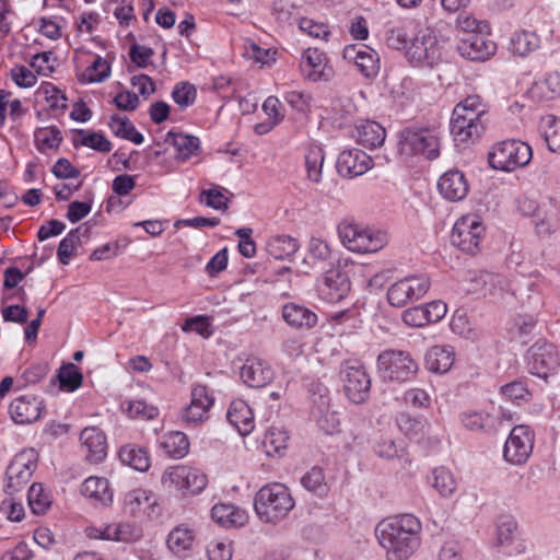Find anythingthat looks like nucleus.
Segmentation results:
<instances>
[{
    "mask_svg": "<svg viewBox=\"0 0 560 560\" xmlns=\"http://www.w3.org/2000/svg\"><path fill=\"white\" fill-rule=\"evenodd\" d=\"M375 538L386 560H409L422 544V523L412 513L383 518L375 527Z\"/></svg>",
    "mask_w": 560,
    "mask_h": 560,
    "instance_id": "obj_1",
    "label": "nucleus"
},
{
    "mask_svg": "<svg viewBox=\"0 0 560 560\" xmlns=\"http://www.w3.org/2000/svg\"><path fill=\"white\" fill-rule=\"evenodd\" d=\"M451 45L450 28L443 23H422L413 32L407 60L416 67L433 68L441 63Z\"/></svg>",
    "mask_w": 560,
    "mask_h": 560,
    "instance_id": "obj_2",
    "label": "nucleus"
},
{
    "mask_svg": "<svg viewBox=\"0 0 560 560\" xmlns=\"http://www.w3.org/2000/svg\"><path fill=\"white\" fill-rule=\"evenodd\" d=\"M487 105L480 96L469 95L453 109L450 128L457 143H468L478 139L485 130L482 118L487 114Z\"/></svg>",
    "mask_w": 560,
    "mask_h": 560,
    "instance_id": "obj_3",
    "label": "nucleus"
},
{
    "mask_svg": "<svg viewBox=\"0 0 560 560\" xmlns=\"http://www.w3.org/2000/svg\"><path fill=\"white\" fill-rule=\"evenodd\" d=\"M341 245L355 254H375L387 246L389 234L386 230L342 220L337 225Z\"/></svg>",
    "mask_w": 560,
    "mask_h": 560,
    "instance_id": "obj_4",
    "label": "nucleus"
},
{
    "mask_svg": "<svg viewBox=\"0 0 560 560\" xmlns=\"http://www.w3.org/2000/svg\"><path fill=\"white\" fill-rule=\"evenodd\" d=\"M295 501L289 488L280 482L262 486L254 497V511L258 520L276 525L293 510Z\"/></svg>",
    "mask_w": 560,
    "mask_h": 560,
    "instance_id": "obj_5",
    "label": "nucleus"
},
{
    "mask_svg": "<svg viewBox=\"0 0 560 560\" xmlns=\"http://www.w3.org/2000/svg\"><path fill=\"white\" fill-rule=\"evenodd\" d=\"M376 370L383 381L405 383L416 377L419 365L408 351L387 349L377 355Z\"/></svg>",
    "mask_w": 560,
    "mask_h": 560,
    "instance_id": "obj_6",
    "label": "nucleus"
},
{
    "mask_svg": "<svg viewBox=\"0 0 560 560\" xmlns=\"http://www.w3.org/2000/svg\"><path fill=\"white\" fill-rule=\"evenodd\" d=\"M398 152L404 159L423 155L434 160L440 154V132L436 128H407L400 132Z\"/></svg>",
    "mask_w": 560,
    "mask_h": 560,
    "instance_id": "obj_7",
    "label": "nucleus"
},
{
    "mask_svg": "<svg viewBox=\"0 0 560 560\" xmlns=\"http://www.w3.org/2000/svg\"><path fill=\"white\" fill-rule=\"evenodd\" d=\"M161 483L165 489L174 490L183 497L198 495L207 488L208 477L197 467L179 464L163 471Z\"/></svg>",
    "mask_w": 560,
    "mask_h": 560,
    "instance_id": "obj_8",
    "label": "nucleus"
},
{
    "mask_svg": "<svg viewBox=\"0 0 560 560\" xmlns=\"http://www.w3.org/2000/svg\"><path fill=\"white\" fill-rule=\"evenodd\" d=\"M486 236V225L482 218L475 213L459 217L452 228L451 243L460 252L476 255L481 249Z\"/></svg>",
    "mask_w": 560,
    "mask_h": 560,
    "instance_id": "obj_9",
    "label": "nucleus"
},
{
    "mask_svg": "<svg viewBox=\"0 0 560 560\" xmlns=\"http://www.w3.org/2000/svg\"><path fill=\"white\" fill-rule=\"evenodd\" d=\"M532 158V147L515 139L497 143L488 156L490 166L503 172H512L524 167L530 162Z\"/></svg>",
    "mask_w": 560,
    "mask_h": 560,
    "instance_id": "obj_10",
    "label": "nucleus"
},
{
    "mask_svg": "<svg viewBox=\"0 0 560 560\" xmlns=\"http://www.w3.org/2000/svg\"><path fill=\"white\" fill-rule=\"evenodd\" d=\"M38 454L34 448L18 453L7 468L4 490L13 495L25 488L37 467Z\"/></svg>",
    "mask_w": 560,
    "mask_h": 560,
    "instance_id": "obj_11",
    "label": "nucleus"
},
{
    "mask_svg": "<svg viewBox=\"0 0 560 560\" xmlns=\"http://www.w3.org/2000/svg\"><path fill=\"white\" fill-rule=\"evenodd\" d=\"M431 287L427 275H412L392 283L387 289V301L392 306L402 307L422 299Z\"/></svg>",
    "mask_w": 560,
    "mask_h": 560,
    "instance_id": "obj_12",
    "label": "nucleus"
},
{
    "mask_svg": "<svg viewBox=\"0 0 560 560\" xmlns=\"http://www.w3.org/2000/svg\"><path fill=\"white\" fill-rule=\"evenodd\" d=\"M84 534L89 539L132 544L141 538L142 530L129 521H113L88 525Z\"/></svg>",
    "mask_w": 560,
    "mask_h": 560,
    "instance_id": "obj_13",
    "label": "nucleus"
},
{
    "mask_svg": "<svg viewBox=\"0 0 560 560\" xmlns=\"http://www.w3.org/2000/svg\"><path fill=\"white\" fill-rule=\"evenodd\" d=\"M526 364L529 373L540 378L553 375L560 366L556 346L545 340L536 341L527 351Z\"/></svg>",
    "mask_w": 560,
    "mask_h": 560,
    "instance_id": "obj_14",
    "label": "nucleus"
},
{
    "mask_svg": "<svg viewBox=\"0 0 560 560\" xmlns=\"http://www.w3.org/2000/svg\"><path fill=\"white\" fill-rule=\"evenodd\" d=\"M535 433L526 424L515 425L503 446V458L511 465H524L530 457L534 448Z\"/></svg>",
    "mask_w": 560,
    "mask_h": 560,
    "instance_id": "obj_15",
    "label": "nucleus"
},
{
    "mask_svg": "<svg viewBox=\"0 0 560 560\" xmlns=\"http://www.w3.org/2000/svg\"><path fill=\"white\" fill-rule=\"evenodd\" d=\"M349 259H338L337 264L326 270L318 284L320 298L328 303H337L343 300L350 291V280L342 267L349 264Z\"/></svg>",
    "mask_w": 560,
    "mask_h": 560,
    "instance_id": "obj_16",
    "label": "nucleus"
},
{
    "mask_svg": "<svg viewBox=\"0 0 560 560\" xmlns=\"http://www.w3.org/2000/svg\"><path fill=\"white\" fill-rule=\"evenodd\" d=\"M342 381L347 397L354 404L364 402L371 389V378L365 366L355 360H348L342 365Z\"/></svg>",
    "mask_w": 560,
    "mask_h": 560,
    "instance_id": "obj_17",
    "label": "nucleus"
},
{
    "mask_svg": "<svg viewBox=\"0 0 560 560\" xmlns=\"http://www.w3.org/2000/svg\"><path fill=\"white\" fill-rule=\"evenodd\" d=\"M299 68L302 78L310 82L328 81L334 73L326 52L314 47L303 50Z\"/></svg>",
    "mask_w": 560,
    "mask_h": 560,
    "instance_id": "obj_18",
    "label": "nucleus"
},
{
    "mask_svg": "<svg viewBox=\"0 0 560 560\" xmlns=\"http://www.w3.org/2000/svg\"><path fill=\"white\" fill-rule=\"evenodd\" d=\"M158 508V498L149 489L136 488L124 494L122 510L131 516L151 520L159 514Z\"/></svg>",
    "mask_w": 560,
    "mask_h": 560,
    "instance_id": "obj_19",
    "label": "nucleus"
},
{
    "mask_svg": "<svg viewBox=\"0 0 560 560\" xmlns=\"http://www.w3.org/2000/svg\"><path fill=\"white\" fill-rule=\"evenodd\" d=\"M215 398L213 393L203 385L191 388L190 402L183 410L182 418L188 425H197L209 419Z\"/></svg>",
    "mask_w": 560,
    "mask_h": 560,
    "instance_id": "obj_20",
    "label": "nucleus"
},
{
    "mask_svg": "<svg viewBox=\"0 0 560 560\" xmlns=\"http://www.w3.org/2000/svg\"><path fill=\"white\" fill-rule=\"evenodd\" d=\"M342 58L347 62L353 63L357 70L366 79H373L380 72L378 54L366 45H346L342 49Z\"/></svg>",
    "mask_w": 560,
    "mask_h": 560,
    "instance_id": "obj_21",
    "label": "nucleus"
},
{
    "mask_svg": "<svg viewBox=\"0 0 560 560\" xmlns=\"http://www.w3.org/2000/svg\"><path fill=\"white\" fill-rule=\"evenodd\" d=\"M447 313V305L442 301H432L424 305L410 307L402 313V322L415 328H421L440 322Z\"/></svg>",
    "mask_w": 560,
    "mask_h": 560,
    "instance_id": "obj_22",
    "label": "nucleus"
},
{
    "mask_svg": "<svg viewBox=\"0 0 560 560\" xmlns=\"http://www.w3.org/2000/svg\"><path fill=\"white\" fill-rule=\"evenodd\" d=\"M373 165V159L369 154L353 148L339 153L336 167L340 176L353 178L365 174Z\"/></svg>",
    "mask_w": 560,
    "mask_h": 560,
    "instance_id": "obj_23",
    "label": "nucleus"
},
{
    "mask_svg": "<svg viewBox=\"0 0 560 560\" xmlns=\"http://www.w3.org/2000/svg\"><path fill=\"white\" fill-rule=\"evenodd\" d=\"M80 442L86 462L100 464L107 457V438L100 428H84L80 433Z\"/></svg>",
    "mask_w": 560,
    "mask_h": 560,
    "instance_id": "obj_24",
    "label": "nucleus"
},
{
    "mask_svg": "<svg viewBox=\"0 0 560 560\" xmlns=\"http://www.w3.org/2000/svg\"><path fill=\"white\" fill-rule=\"evenodd\" d=\"M420 25V21L405 20L386 25L384 40L387 47L401 50L407 57V50L412 43L413 32Z\"/></svg>",
    "mask_w": 560,
    "mask_h": 560,
    "instance_id": "obj_25",
    "label": "nucleus"
},
{
    "mask_svg": "<svg viewBox=\"0 0 560 560\" xmlns=\"http://www.w3.org/2000/svg\"><path fill=\"white\" fill-rule=\"evenodd\" d=\"M43 410V400L34 395H23L15 398L9 408L10 416L16 424H30L37 421Z\"/></svg>",
    "mask_w": 560,
    "mask_h": 560,
    "instance_id": "obj_26",
    "label": "nucleus"
},
{
    "mask_svg": "<svg viewBox=\"0 0 560 560\" xmlns=\"http://www.w3.org/2000/svg\"><path fill=\"white\" fill-rule=\"evenodd\" d=\"M196 530L192 526L182 523L173 527L166 537L168 551L180 559L189 557L196 542Z\"/></svg>",
    "mask_w": 560,
    "mask_h": 560,
    "instance_id": "obj_27",
    "label": "nucleus"
},
{
    "mask_svg": "<svg viewBox=\"0 0 560 560\" xmlns=\"http://www.w3.org/2000/svg\"><path fill=\"white\" fill-rule=\"evenodd\" d=\"M242 381L249 387H264L273 378V370L259 357H248L241 366Z\"/></svg>",
    "mask_w": 560,
    "mask_h": 560,
    "instance_id": "obj_28",
    "label": "nucleus"
},
{
    "mask_svg": "<svg viewBox=\"0 0 560 560\" xmlns=\"http://www.w3.org/2000/svg\"><path fill=\"white\" fill-rule=\"evenodd\" d=\"M438 190L444 199L457 202L468 195L469 184L462 171L448 170L439 178Z\"/></svg>",
    "mask_w": 560,
    "mask_h": 560,
    "instance_id": "obj_29",
    "label": "nucleus"
},
{
    "mask_svg": "<svg viewBox=\"0 0 560 560\" xmlns=\"http://www.w3.org/2000/svg\"><path fill=\"white\" fill-rule=\"evenodd\" d=\"M457 49L464 58L474 61H483L494 55L497 45L481 33H478L462 38Z\"/></svg>",
    "mask_w": 560,
    "mask_h": 560,
    "instance_id": "obj_30",
    "label": "nucleus"
},
{
    "mask_svg": "<svg viewBox=\"0 0 560 560\" xmlns=\"http://www.w3.org/2000/svg\"><path fill=\"white\" fill-rule=\"evenodd\" d=\"M80 492L95 506H109L113 503V491L105 477H88L81 483Z\"/></svg>",
    "mask_w": 560,
    "mask_h": 560,
    "instance_id": "obj_31",
    "label": "nucleus"
},
{
    "mask_svg": "<svg viewBox=\"0 0 560 560\" xmlns=\"http://www.w3.org/2000/svg\"><path fill=\"white\" fill-rule=\"evenodd\" d=\"M211 518L222 528H240L247 524L248 512L231 503H217L211 509Z\"/></svg>",
    "mask_w": 560,
    "mask_h": 560,
    "instance_id": "obj_32",
    "label": "nucleus"
},
{
    "mask_svg": "<svg viewBox=\"0 0 560 560\" xmlns=\"http://www.w3.org/2000/svg\"><path fill=\"white\" fill-rule=\"evenodd\" d=\"M226 419L242 436L248 435L255 428L253 411L243 399L231 401L228 408Z\"/></svg>",
    "mask_w": 560,
    "mask_h": 560,
    "instance_id": "obj_33",
    "label": "nucleus"
},
{
    "mask_svg": "<svg viewBox=\"0 0 560 560\" xmlns=\"http://www.w3.org/2000/svg\"><path fill=\"white\" fill-rule=\"evenodd\" d=\"M455 362V351L450 345H436L428 349L424 357L425 368L438 374L448 372Z\"/></svg>",
    "mask_w": 560,
    "mask_h": 560,
    "instance_id": "obj_34",
    "label": "nucleus"
},
{
    "mask_svg": "<svg viewBox=\"0 0 560 560\" xmlns=\"http://www.w3.org/2000/svg\"><path fill=\"white\" fill-rule=\"evenodd\" d=\"M71 142L74 148H89L98 153H109L113 150V143L103 131L93 129H74L71 136Z\"/></svg>",
    "mask_w": 560,
    "mask_h": 560,
    "instance_id": "obj_35",
    "label": "nucleus"
},
{
    "mask_svg": "<svg viewBox=\"0 0 560 560\" xmlns=\"http://www.w3.org/2000/svg\"><path fill=\"white\" fill-rule=\"evenodd\" d=\"M529 96L537 101H550L560 96V72L550 71L538 78L528 90Z\"/></svg>",
    "mask_w": 560,
    "mask_h": 560,
    "instance_id": "obj_36",
    "label": "nucleus"
},
{
    "mask_svg": "<svg viewBox=\"0 0 560 560\" xmlns=\"http://www.w3.org/2000/svg\"><path fill=\"white\" fill-rule=\"evenodd\" d=\"M534 225L539 235H550L560 229V200L542 202Z\"/></svg>",
    "mask_w": 560,
    "mask_h": 560,
    "instance_id": "obj_37",
    "label": "nucleus"
},
{
    "mask_svg": "<svg viewBox=\"0 0 560 560\" xmlns=\"http://www.w3.org/2000/svg\"><path fill=\"white\" fill-rule=\"evenodd\" d=\"M353 137L360 144L374 149L384 143L386 132L385 129L374 120H359L354 126Z\"/></svg>",
    "mask_w": 560,
    "mask_h": 560,
    "instance_id": "obj_38",
    "label": "nucleus"
},
{
    "mask_svg": "<svg viewBox=\"0 0 560 560\" xmlns=\"http://www.w3.org/2000/svg\"><path fill=\"white\" fill-rule=\"evenodd\" d=\"M119 462L137 471L144 472L151 466L150 454L145 447L128 443L117 452Z\"/></svg>",
    "mask_w": 560,
    "mask_h": 560,
    "instance_id": "obj_39",
    "label": "nucleus"
},
{
    "mask_svg": "<svg viewBox=\"0 0 560 560\" xmlns=\"http://www.w3.org/2000/svg\"><path fill=\"white\" fill-rule=\"evenodd\" d=\"M396 423L402 434L418 443L424 441L430 430V423L424 417H412L406 412L397 416Z\"/></svg>",
    "mask_w": 560,
    "mask_h": 560,
    "instance_id": "obj_40",
    "label": "nucleus"
},
{
    "mask_svg": "<svg viewBox=\"0 0 560 560\" xmlns=\"http://www.w3.org/2000/svg\"><path fill=\"white\" fill-rule=\"evenodd\" d=\"M429 482L441 498L450 499L455 495L458 489V481L453 471L444 466L431 470Z\"/></svg>",
    "mask_w": 560,
    "mask_h": 560,
    "instance_id": "obj_41",
    "label": "nucleus"
},
{
    "mask_svg": "<svg viewBox=\"0 0 560 560\" xmlns=\"http://www.w3.org/2000/svg\"><path fill=\"white\" fill-rule=\"evenodd\" d=\"M283 320L295 328H312L317 324V315L304 305L287 303L282 307Z\"/></svg>",
    "mask_w": 560,
    "mask_h": 560,
    "instance_id": "obj_42",
    "label": "nucleus"
},
{
    "mask_svg": "<svg viewBox=\"0 0 560 560\" xmlns=\"http://www.w3.org/2000/svg\"><path fill=\"white\" fill-rule=\"evenodd\" d=\"M172 144L176 152V160L184 163L200 154L201 142L196 136L184 132H170Z\"/></svg>",
    "mask_w": 560,
    "mask_h": 560,
    "instance_id": "obj_43",
    "label": "nucleus"
},
{
    "mask_svg": "<svg viewBox=\"0 0 560 560\" xmlns=\"http://www.w3.org/2000/svg\"><path fill=\"white\" fill-rule=\"evenodd\" d=\"M540 46V37L532 31L521 30L512 34L509 51L514 56L526 57Z\"/></svg>",
    "mask_w": 560,
    "mask_h": 560,
    "instance_id": "obj_44",
    "label": "nucleus"
},
{
    "mask_svg": "<svg viewBox=\"0 0 560 560\" xmlns=\"http://www.w3.org/2000/svg\"><path fill=\"white\" fill-rule=\"evenodd\" d=\"M266 248L268 254L273 258L284 260L295 255L300 249V242L293 236L278 234L268 240Z\"/></svg>",
    "mask_w": 560,
    "mask_h": 560,
    "instance_id": "obj_45",
    "label": "nucleus"
},
{
    "mask_svg": "<svg viewBox=\"0 0 560 560\" xmlns=\"http://www.w3.org/2000/svg\"><path fill=\"white\" fill-rule=\"evenodd\" d=\"M159 447L168 457L179 459L188 454L189 442L185 433L171 431L160 438Z\"/></svg>",
    "mask_w": 560,
    "mask_h": 560,
    "instance_id": "obj_46",
    "label": "nucleus"
},
{
    "mask_svg": "<svg viewBox=\"0 0 560 560\" xmlns=\"http://www.w3.org/2000/svg\"><path fill=\"white\" fill-rule=\"evenodd\" d=\"M460 422L465 429L472 432L490 433L497 427V418L487 411H464L460 413Z\"/></svg>",
    "mask_w": 560,
    "mask_h": 560,
    "instance_id": "obj_47",
    "label": "nucleus"
},
{
    "mask_svg": "<svg viewBox=\"0 0 560 560\" xmlns=\"http://www.w3.org/2000/svg\"><path fill=\"white\" fill-rule=\"evenodd\" d=\"M66 25V19L60 15L39 16L32 21L35 32L52 42L62 37Z\"/></svg>",
    "mask_w": 560,
    "mask_h": 560,
    "instance_id": "obj_48",
    "label": "nucleus"
},
{
    "mask_svg": "<svg viewBox=\"0 0 560 560\" xmlns=\"http://www.w3.org/2000/svg\"><path fill=\"white\" fill-rule=\"evenodd\" d=\"M86 62L88 66L79 74V80L82 83H100L110 75V65L105 58L91 54L88 56Z\"/></svg>",
    "mask_w": 560,
    "mask_h": 560,
    "instance_id": "obj_49",
    "label": "nucleus"
},
{
    "mask_svg": "<svg viewBox=\"0 0 560 560\" xmlns=\"http://www.w3.org/2000/svg\"><path fill=\"white\" fill-rule=\"evenodd\" d=\"M518 524L511 515H501L495 521V544L500 547H512L518 539Z\"/></svg>",
    "mask_w": 560,
    "mask_h": 560,
    "instance_id": "obj_50",
    "label": "nucleus"
},
{
    "mask_svg": "<svg viewBox=\"0 0 560 560\" xmlns=\"http://www.w3.org/2000/svg\"><path fill=\"white\" fill-rule=\"evenodd\" d=\"M305 170L307 178L313 183H320L325 152L320 144L310 143L305 149Z\"/></svg>",
    "mask_w": 560,
    "mask_h": 560,
    "instance_id": "obj_51",
    "label": "nucleus"
},
{
    "mask_svg": "<svg viewBox=\"0 0 560 560\" xmlns=\"http://www.w3.org/2000/svg\"><path fill=\"white\" fill-rule=\"evenodd\" d=\"M34 142L40 153L49 154L58 150L62 136L56 126L40 127L34 131Z\"/></svg>",
    "mask_w": 560,
    "mask_h": 560,
    "instance_id": "obj_52",
    "label": "nucleus"
},
{
    "mask_svg": "<svg viewBox=\"0 0 560 560\" xmlns=\"http://www.w3.org/2000/svg\"><path fill=\"white\" fill-rule=\"evenodd\" d=\"M289 434L280 427H270L265 433L262 447L269 457L282 456L288 447Z\"/></svg>",
    "mask_w": 560,
    "mask_h": 560,
    "instance_id": "obj_53",
    "label": "nucleus"
},
{
    "mask_svg": "<svg viewBox=\"0 0 560 560\" xmlns=\"http://www.w3.org/2000/svg\"><path fill=\"white\" fill-rule=\"evenodd\" d=\"M108 127L116 137L129 140L135 144H142L144 141L143 135L139 132L129 118L124 115H113L109 119Z\"/></svg>",
    "mask_w": 560,
    "mask_h": 560,
    "instance_id": "obj_54",
    "label": "nucleus"
},
{
    "mask_svg": "<svg viewBox=\"0 0 560 560\" xmlns=\"http://www.w3.org/2000/svg\"><path fill=\"white\" fill-rule=\"evenodd\" d=\"M35 97L39 102H45L52 110H62L67 107L68 100L65 93L51 82H42L35 92Z\"/></svg>",
    "mask_w": 560,
    "mask_h": 560,
    "instance_id": "obj_55",
    "label": "nucleus"
},
{
    "mask_svg": "<svg viewBox=\"0 0 560 560\" xmlns=\"http://www.w3.org/2000/svg\"><path fill=\"white\" fill-rule=\"evenodd\" d=\"M307 256L304 258L303 264L308 265V259H312V267L316 264L327 262L332 257V248L329 242L320 236L313 235L307 243Z\"/></svg>",
    "mask_w": 560,
    "mask_h": 560,
    "instance_id": "obj_56",
    "label": "nucleus"
},
{
    "mask_svg": "<svg viewBox=\"0 0 560 560\" xmlns=\"http://www.w3.org/2000/svg\"><path fill=\"white\" fill-rule=\"evenodd\" d=\"M121 410L129 418L136 420H153L159 416L158 407L143 399H129L121 404Z\"/></svg>",
    "mask_w": 560,
    "mask_h": 560,
    "instance_id": "obj_57",
    "label": "nucleus"
},
{
    "mask_svg": "<svg viewBox=\"0 0 560 560\" xmlns=\"http://www.w3.org/2000/svg\"><path fill=\"white\" fill-rule=\"evenodd\" d=\"M27 501L31 511L34 514L40 515L50 508L52 499L50 492L43 485L33 483L27 493Z\"/></svg>",
    "mask_w": 560,
    "mask_h": 560,
    "instance_id": "obj_58",
    "label": "nucleus"
},
{
    "mask_svg": "<svg viewBox=\"0 0 560 560\" xmlns=\"http://www.w3.org/2000/svg\"><path fill=\"white\" fill-rule=\"evenodd\" d=\"M58 381L60 389L67 393L75 392L83 381L80 369L73 363L62 365L58 371Z\"/></svg>",
    "mask_w": 560,
    "mask_h": 560,
    "instance_id": "obj_59",
    "label": "nucleus"
},
{
    "mask_svg": "<svg viewBox=\"0 0 560 560\" xmlns=\"http://www.w3.org/2000/svg\"><path fill=\"white\" fill-rule=\"evenodd\" d=\"M540 131L551 152H560V119L549 115L541 119Z\"/></svg>",
    "mask_w": 560,
    "mask_h": 560,
    "instance_id": "obj_60",
    "label": "nucleus"
},
{
    "mask_svg": "<svg viewBox=\"0 0 560 560\" xmlns=\"http://www.w3.org/2000/svg\"><path fill=\"white\" fill-rule=\"evenodd\" d=\"M30 66L35 70L36 74L49 77L56 70L57 58L52 51L37 52L31 57Z\"/></svg>",
    "mask_w": 560,
    "mask_h": 560,
    "instance_id": "obj_61",
    "label": "nucleus"
},
{
    "mask_svg": "<svg viewBox=\"0 0 560 560\" xmlns=\"http://www.w3.org/2000/svg\"><path fill=\"white\" fill-rule=\"evenodd\" d=\"M226 189L220 186H213L203 189L200 192V202L214 210L224 211L228 209L229 198L225 196Z\"/></svg>",
    "mask_w": 560,
    "mask_h": 560,
    "instance_id": "obj_62",
    "label": "nucleus"
},
{
    "mask_svg": "<svg viewBox=\"0 0 560 560\" xmlns=\"http://www.w3.org/2000/svg\"><path fill=\"white\" fill-rule=\"evenodd\" d=\"M197 97V90L194 84L189 82H179L175 84L172 98L180 108L191 106Z\"/></svg>",
    "mask_w": 560,
    "mask_h": 560,
    "instance_id": "obj_63",
    "label": "nucleus"
},
{
    "mask_svg": "<svg viewBox=\"0 0 560 560\" xmlns=\"http://www.w3.org/2000/svg\"><path fill=\"white\" fill-rule=\"evenodd\" d=\"M277 50L272 48H262L256 43H248L244 49V56L248 59H253L255 62L261 66H270L276 61Z\"/></svg>",
    "mask_w": 560,
    "mask_h": 560,
    "instance_id": "obj_64",
    "label": "nucleus"
}]
</instances>
